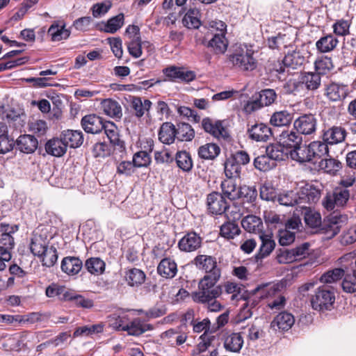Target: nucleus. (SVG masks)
I'll use <instances>...</instances> for the list:
<instances>
[{
	"label": "nucleus",
	"mask_w": 356,
	"mask_h": 356,
	"mask_svg": "<svg viewBox=\"0 0 356 356\" xmlns=\"http://www.w3.org/2000/svg\"><path fill=\"white\" fill-rule=\"evenodd\" d=\"M43 266L47 267L53 266L57 261L58 253L57 250L54 246L49 247L44 252V254L40 256Z\"/></svg>",
	"instance_id": "61"
},
{
	"label": "nucleus",
	"mask_w": 356,
	"mask_h": 356,
	"mask_svg": "<svg viewBox=\"0 0 356 356\" xmlns=\"http://www.w3.org/2000/svg\"><path fill=\"white\" fill-rule=\"evenodd\" d=\"M192 263L199 270L205 273L202 279L220 280L221 270L218 265L216 257L206 254H198L193 259Z\"/></svg>",
	"instance_id": "3"
},
{
	"label": "nucleus",
	"mask_w": 356,
	"mask_h": 356,
	"mask_svg": "<svg viewBox=\"0 0 356 356\" xmlns=\"http://www.w3.org/2000/svg\"><path fill=\"white\" fill-rule=\"evenodd\" d=\"M125 279L129 286H138L145 282V274L140 269L133 268L126 271Z\"/></svg>",
	"instance_id": "45"
},
{
	"label": "nucleus",
	"mask_w": 356,
	"mask_h": 356,
	"mask_svg": "<svg viewBox=\"0 0 356 356\" xmlns=\"http://www.w3.org/2000/svg\"><path fill=\"white\" fill-rule=\"evenodd\" d=\"M300 207L305 210L304 220L309 227L316 228L321 225L322 220L320 213L305 205Z\"/></svg>",
	"instance_id": "49"
},
{
	"label": "nucleus",
	"mask_w": 356,
	"mask_h": 356,
	"mask_svg": "<svg viewBox=\"0 0 356 356\" xmlns=\"http://www.w3.org/2000/svg\"><path fill=\"white\" fill-rule=\"evenodd\" d=\"M46 232L44 234H38L35 232L30 243L31 252L38 257L44 254L45 250L49 248V241L46 236Z\"/></svg>",
	"instance_id": "21"
},
{
	"label": "nucleus",
	"mask_w": 356,
	"mask_h": 356,
	"mask_svg": "<svg viewBox=\"0 0 356 356\" xmlns=\"http://www.w3.org/2000/svg\"><path fill=\"white\" fill-rule=\"evenodd\" d=\"M157 273L163 277L172 279L177 273V265L175 260L170 258H164L157 266Z\"/></svg>",
	"instance_id": "26"
},
{
	"label": "nucleus",
	"mask_w": 356,
	"mask_h": 356,
	"mask_svg": "<svg viewBox=\"0 0 356 356\" xmlns=\"http://www.w3.org/2000/svg\"><path fill=\"white\" fill-rule=\"evenodd\" d=\"M334 301V291L325 286H319L311 298L312 308L319 312L331 310Z\"/></svg>",
	"instance_id": "4"
},
{
	"label": "nucleus",
	"mask_w": 356,
	"mask_h": 356,
	"mask_svg": "<svg viewBox=\"0 0 356 356\" xmlns=\"http://www.w3.org/2000/svg\"><path fill=\"white\" fill-rule=\"evenodd\" d=\"M241 234V229L237 223L232 221L224 222L220 227V234L222 237L230 240L234 239Z\"/></svg>",
	"instance_id": "48"
},
{
	"label": "nucleus",
	"mask_w": 356,
	"mask_h": 356,
	"mask_svg": "<svg viewBox=\"0 0 356 356\" xmlns=\"http://www.w3.org/2000/svg\"><path fill=\"white\" fill-rule=\"evenodd\" d=\"M162 72L166 77L165 81L172 82L189 83L196 78L195 72L188 70L184 67L170 65L163 68Z\"/></svg>",
	"instance_id": "6"
},
{
	"label": "nucleus",
	"mask_w": 356,
	"mask_h": 356,
	"mask_svg": "<svg viewBox=\"0 0 356 356\" xmlns=\"http://www.w3.org/2000/svg\"><path fill=\"white\" fill-rule=\"evenodd\" d=\"M45 150L48 154L54 156H62L67 151V147L62 138H54L45 144Z\"/></svg>",
	"instance_id": "31"
},
{
	"label": "nucleus",
	"mask_w": 356,
	"mask_h": 356,
	"mask_svg": "<svg viewBox=\"0 0 356 356\" xmlns=\"http://www.w3.org/2000/svg\"><path fill=\"white\" fill-rule=\"evenodd\" d=\"M248 134L250 139L257 142H266L273 136L271 128L262 122L252 125L248 128Z\"/></svg>",
	"instance_id": "18"
},
{
	"label": "nucleus",
	"mask_w": 356,
	"mask_h": 356,
	"mask_svg": "<svg viewBox=\"0 0 356 356\" xmlns=\"http://www.w3.org/2000/svg\"><path fill=\"white\" fill-rule=\"evenodd\" d=\"M83 263L75 257H66L61 261V270L69 275L77 274L82 268Z\"/></svg>",
	"instance_id": "32"
},
{
	"label": "nucleus",
	"mask_w": 356,
	"mask_h": 356,
	"mask_svg": "<svg viewBox=\"0 0 356 356\" xmlns=\"http://www.w3.org/2000/svg\"><path fill=\"white\" fill-rule=\"evenodd\" d=\"M202 244V237L195 232L186 233L178 242V248L184 252L197 250Z\"/></svg>",
	"instance_id": "14"
},
{
	"label": "nucleus",
	"mask_w": 356,
	"mask_h": 356,
	"mask_svg": "<svg viewBox=\"0 0 356 356\" xmlns=\"http://www.w3.org/2000/svg\"><path fill=\"white\" fill-rule=\"evenodd\" d=\"M243 345V339L240 333H232L228 335L225 341V348L230 352L239 353Z\"/></svg>",
	"instance_id": "40"
},
{
	"label": "nucleus",
	"mask_w": 356,
	"mask_h": 356,
	"mask_svg": "<svg viewBox=\"0 0 356 356\" xmlns=\"http://www.w3.org/2000/svg\"><path fill=\"white\" fill-rule=\"evenodd\" d=\"M277 202L283 206L294 207L300 205L297 190L285 191L277 195Z\"/></svg>",
	"instance_id": "42"
},
{
	"label": "nucleus",
	"mask_w": 356,
	"mask_h": 356,
	"mask_svg": "<svg viewBox=\"0 0 356 356\" xmlns=\"http://www.w3.org/2000/svg\"><path fill=\"white\" fill-rule=\"evenodd\" d=\"M60 136L67 147L76 148L83 142V135L81 131L67 129L63 131Z\"/></svg>",
	"instance_id": "27"
},
{
	"label": "nucleus",
	"mask_w": 356,
	"mask_h": 356,
	"mask_svg": "<svg viewBox=\"0 0 356 356\" xmlns=\"http://www.w3.org/2000/svg\"><path fill=\"white\" fill-rule=\"evenodd\" d=\"M48 34L51 37L53 41H60L67 39L70 35V31L65 29V24L60 25L55 22L49 27Z\"/></svg>",
	"instance_id": "47"
},
{
	"label": "nucleus",
	"mask_w": 356,
	"mask_h": 356,
	"mask_svg": "<svg viewBox=\"0 0 356 356\" xmlns=\"http://www.w3.org/2000/svg\"><path fill=\"white\" fill-rule=\"evenodd\" d=\"M202 127L207 133L218 139H225L229 137V134L222 125V121H213L209 118H205L202 121Z\"/></svg>",
	"instance_id": "17"
},
{
	"label": "nucleus",
	"mask_w": 356,
	"mask_h": 356,
	"mask_svg": "<svg viewBox=\"0 0 356 356\" xmlns=\"http://www.w3.org/2000/svg\"><path fill=\"white\" fill-rule=\"evenodd\" d=\"M259 240L261 244L254 256L257 262L261 261L262 259L268 257L274 250L276 245L270 234L261 233Z\"/></svg>",
	"instance_id": "19"
},
{
	"label": "nucleus",
	"mask_w": 356,
	"mask_h": 356,
	"mask_svg": "<svg viewBox=\"0 0 356 356\" xmlns=\"http://www.w3.org/2000/svg\"><path fill=\"white\" fill-rule=\"evenodd\" d=\"M220 152V147L216 143H207L198 149V155L206 160H213Z\"/></svg>",
	"instance_id": "46"
},
{
	"label": "nucleus",
	"mask_w": 356,
	"mask_h": 356,
	"mask_svg": "<svg viewBox=\"0 0 356 356\" xmlns=\"http://www.w3.org/2000/svg\"><path fill=\"white\" fill-rule=\"evenodd\" d=\"M176 136V127L172 122H164L159 131V139L163 144L174 143Z\"/></svg>",
	"instance_id": "35"
},
{
	"label": "nucleus",
	"mask_w": 356,
	"mask_h": 356,
	"mask_svg": "<svg viewBox=\"0 0 356 356\" xmlns=\"http://www.w3.org/2000/svg\"><path fill=\"white\" fill-rule=\"evenodd\" d=\"M257 195L258 193L255 187L243 185L239 186L238 198L237 200H240L243 205L248 204L249 206L246 207L248 209L249 207L255 206L254 202L257 200Z\"/></svg>",
	"instance_id": "28"
},
{
	"label": "nucleus",
	"mask_w": 356,
	"mask_h": 356,
	"mask_svg": "<svg viewBox=\"0 0 356 356\" xmlns=\"http://www.w3.org/2000/svg\"><path fill=\"white\" fill-rule=\"evenodd\" d=\"M338 40L332 34L320 38L316 43V48L323 53L332 51L337 45Z\"/></svg>",
	"instance_id": "50"
},
{
	"label": "nucleus",
	"mask_w": 356,
	"mask_h": 356,
	"mask_svg": "<svg viewBox=\"0 0 356 356\" xmlns=\"http://www.w3.org/2000/svg\"><path fill=\"white\" fill-rule=\"evenodd\" d=\"M224 165L227 179L233 180L240 177L242 168L229 156L226 159Z\"/></svg>",
	"instance_id": "52"
},
{
	"label": "nucleus",
	"mask_w": 356,
	"mask_h": 356,
	"mask_svg": "<svg viewBox=\"0 0 356 356\" xmlns=\"http://www.w3.org/2000/svg\"><path fill=\"white\" fill-rule=\"evenodd\" d=\"M343 277L341 282L343 291L348 293L356 292V270H353V273L344 274Z\"/></svg>",
	"instance_id": "62"
},
{
	"label": "nucleus",
	"mask_w": 356,
	"mask_h": 356,
	"mask_svg": "<svg viewBox=\"0 0 356 356\" xmlns=\"http://www.w3.org/2000/svg\"><path fill=\"white\" fill-rule=\"evenodd\" d=\"M207 47L211 48L215 54H223L228 47L225 33L222 32L214 33L212 38L208 41Z\"/></svg>",
	"instance_id": "25"
},
{
	"label": "nucleus",
	"mask_w": 356,
	"mask_h": 356,
	"mask_svg": "<svg viewBox=\"0 0 356 356\" xmlns=\"http://www.w3.org/2000/svg\"><path fill=\"white\" fill-rule=\"evenodd\" d=\"M38 145V140L31 135L20 136L17 141V148L22 152L31 154L35 152Z\"/></svg>",
	"instance_id": "30"
},
{
	"label": "nucleus",
	"mask_w": 356,
	"mask_h": 356,
	"mask_svg": "<svg viewBox=\"0 0 356 356\" xmlns=\"http://www.w3.org/2000/svg\"><path fill=\"white\" fill-rule=\"evenodd\" d=\"M347 135L345 128L341 126H332L323 131V140L327 145H336L344 141Z\"/></svg>",
	"instance_id": "20"
},
{
	"label": "nucleus",
	"mask_w": 356,
	"mask_h": 356,
	"mask_svg": "<svg viewBox=\"0 0 356 356\" xmlns=\"http://www.w3.org/2000/svg\"><path fill=\"white\" fill-rule=\"evenodd\" d=\"M348 222V216L345 214L334 212L324 219L321 230L327 238H333L339 232L341 228Z\"/></svg>",
	"instance_id": "5"
},
{
	"label": "nucleus",
	"mask_w": 356,
	"mask_h": 356,
	"mask_svg": "<svg viewBox=\"0 0 356 356\" xmlns=\"http://www.w3.org/2000/svg\"><path fill=\"white\" fill-rule=\"evenodd\" d=\"M315 70L321 74H325L333 68L332 60L327 56H324L315 61Z\"/></svg>",
	"instance_id": "63"
},
{
	"label": "nucleus",
	"mask_w": 356,
	"mask_h": 356,
	"mask_svg": "<svg viewBox=\"0 0 356 356\" xmlns=\"http://www.w3.org/2000/svg\"><path fill=\"white\" fill-rule=\"evenodd\" d=\"M289 157L300 163H314L310 144L308 145L301 144L298 147H296V148L290 149Z\"/></svg>",
	"instance_id": "23"
},
{
	"label": "nucleus",
	"mask_w": 356,
	"mask_h": 356,
	"mask_svg": "<svg viewBox=\"0 0 356 356\" xmlns=\"http://www.w3.org/2000/svg\"><path fill=\"white\" fill-rule=\"evenodd\" d=\"M312 150V156L314 164L317 163L318 160L323 159V156H328L329 149L325 143L323 141H313L309 143Z\"/></svg>",
	"instance_id": "41"
},
{
	"label": "nucleus",
	"mask_w": 356,
	"mask_h": 356,
	"mask_svg": "<svg viewBox=\"0 0 356 356\" xmlns=\"http://www.w3.org/2000/svg\"><path fill=\"white\" fill-rule=\"evenodd\" d=\"M350 197L347 188H336L332 193H328L323 200V207L328 211L333 210L336 207H343Z\"/></svg>",
	"instance_id": "7"
},
{
	"label": "nucleus",
	"mask_w": 356,
	"mask_h": 356,
	"mask_svg": "<svg viewBox=\"0 0 356 356\" xmlns=\"http://www.w3.org/2000/svg\"><path fill=\"white\" fill-rule=\"evenodd\" d=\"M177 166L184 172H189L193 168V161L190 154L186 151L179 152L176 155Z\"/></svg>",
	"instance_id": "56"
},
{
	"label": "nucleus",
	"mask_w": 356,
	"mask_h": 356,
	"mask_svg": "<svg viewBox=\"0 0 356 356\" xmlns=\"http://www.w3.org/2000/svg\"><path fill=\"white\" fill-rule=\"evenodd\" d=\"M343 275L344 270L337 268L323 273L320 277V281L324 284H332L340 280Z\"/></svg>",
	"instance_id": "58"
},
{
	"label": "nucleus",
	"mask_w": 356,
	"mask_h": 356,
	"mask_svg": "<svg viewBox=\"0 0 356 356\" xmlns=\"http://www.w3.org/2000/svg\"><path fill=\"white\" fill-rule=\"evenodd\" d=\"M254 167L260 171H268L276 166V163L267 154L257 156L254 160Z\"/></svg>",
	"instance_id": "57"
},
{
	"label": "nucleus",
	"mask_w": 356,
	"mask_h": 356,
	"mask_svg": "<svg viewBox=\"0 0 356 356\" xmlns=\"http://www.w3.org/2000/svg\"><path fill=\"white\" fill-rule=\"evenodd\" d=\"M207 205L209 211L214 215L224 213L229 207L227 200L218 192H212L207 195Z\"/></svg>",
	"instance_id": "12"
},
{
	"label": "nucleus",
	"mask_w": 356,
	"mask_h": 356,
	"mask_svg": "<svg viewBox=\"0 0 356 356\" xmlns=\"http://www.w3.org/2000/svg\"><path fill=\"white\" fill-rule=\"evenodd\" d=\"M317 120L313 114H303L293 122V128L300 135H311L316 131Z\"/></svg>",
	"instance_id": "9"
},
{
	"label": "nucleus",
	"mask_w": 356,
	"mask_h": 356,
	"mask_svg": "<svg viewBox=\"0 0 356 356\" xmlns=\"http://www.w3.org/2000/svg\"><path fill=\"white\" fill-rule=\"evenodd\" d=\"M293 120V114L283 110L275 112L270 117V123L274 127H285L291 124Z\"/></svg>",
	"instance_id": "39"
},
{
	"label": "nucleus",
	"mask_w": 356,
	"mask_h": 356,
	"mask_svg": "<svg viewBox=\"0 0 356 356\" xmlns=\"http://www.w3.org/2000/svg\"><path fill=\"white\" fill-rule=\"evenodd\" d=\"M294 323V316L290 313L284 312L275 317L270 325L275 330L286 331L293 326Z\"/></svg>",
	"instance_id": "24"
},
{
	"label": "nucleus",
	"mask_w": 356,
	"mask_h": 356,
	"mask_svg": "<svg viewBox=\"0 0 356 356\" xmlns=\"http://www.w3.org/2000/svg\"><path fill=\"white\" fill-rule=\"evenodd\" d=\"M85 266L91 274L99 275L105 270V263L97 257H91L86 260Z\"/></svg>",
	"instance_id": "54"
},
{
	"label": "nucleus",
	"mask_w": 356,
	"mask_h": 356,
	"mask_svg": "<svg viewBox=\"0 0 356 356\" xmlns=\"http://www.w3.org/2000/svg\"><path fill=\"white\" fill-rule=\"evenodd\" d=\"M153 329L152 325L145 323L140 318H136L126 325L125 331L128 332L129 335L138 337L146 331L152 330Z\"/></svg>",
	"instance_id": "33"
},
{
	"label": "nucleus",
	"mask_w": 356,
	"mask_h": 356,
	"mask_svg": "<svg viewBox=\"0 0 356 356\" xmlns=\"http://www.w3.org/2000/svg\"><path fill=\"white\" fill-rule=\"evenodd\" d=\"M124 24V15L120 13L109 19L104 25L102 30L106 33H114L119 30Z\"/></svg>",
	"instance_id": "55"
},
{
	"label": "nucleus",
	"mask_w": 356,
	"mask_h": 356,
	"mask_svg": "<svg viewBox=\"0 0 356 356\" xmlns=\"http://www.w3.org/2000/svg\"><path fill=\"white\" fill-rule=\"evenodd\" d=\"M176 136L180 141H191L195 137V131L189 124L180 122L176 127Z\"/></svg>",
	"instance_id": "51"
},
{
	"label": "nucleus",
	"mask_w": 356,
	"mask_h": 356,
	"mask_svg": "<svg viewBox=\"0 0 356 356\" xmlns=\"http://www.w3.org/2000/svg\"><path fill=\"white\" fill-rule=\"evenodd\" d=\"M81 126L88 133L98 134L103 131L104 121L95 114L88 115L82 118Z\"/></svg>",
	"instance_id": "22"
},
{
	"label": "nucleus",
	"mask_w": 356,
	"mask_h": 356,
	"mask_svg": "<svg viewBox=\"0 0 356 356\" xmlns=\"http://www.w3.org/2000/svg\"><path fill=\"white\" fill-rule=\"evenodd\" d=\"M280 284H273L267 289V306L272 310H280L286 305V298L280 292Z\"/></svg>",
	"instance_id": "15"
},
{
	"label": "nucleus",
	"mask_w": 356,
	"mask_h": 356,
	"mask_svg": "<svg viewBox=\"0 0 356 356\" xmlns=\"http://www.w3.org/2000/svg\"><path fill=\"white\" fill-rule=\"evenodd\" d=\"M348 93V86L343 83L331 82L325 87L324 95L331 102H341L346 97Z\"/></svg>",
	"instance_id": "16"
},
{
	"label": "nucleus",
	"mask_w": 356,
	"mask_h": 356,
	"mask_svg": "<svg viewBox=\"0 0 356 356\" xmlns=\"http://www.w3.org/2000/svg\"><path fill=\"white\" fill-rule=\"evenodd\" d=\"M318 168L325 172L334 174L341 168V163L332 158H325L318 162Z\"/></svg>",
	"instance_id": "53"
},
{
	"label": "nucleus",
	"mask_w": 356,
	"mask_h": 356,
	"mask_svg": "<svg viewBox=\"0 0 356 356\" xmlns=\"http://www.w3.org/2000/svg\"><path fill=\"white\" fill-rule=\"evenodd\" d=\"M254 50L245 47L236 48L227 55V61L232 67L241 72H252L257 67V60L254 57Z\"/></svg>",
	"instance_id": "2"
},
{
	"label": "nucleus",
	"mask_w": 356,
	"mask_h": 356,
	"mask_svg": "<svg viewBox=\"0 0 356 356\" xmlns=\"http://www.w3.org/2000/svg\"><path fill=\"white\" fill-rule=\"evenodd\" d=\"M259 195L266 201L275 202L277 198L276 190L270 182H265L260 186Z\"/></svg>",
	"instance_id": "60"
},
{
	"label": "nucleus",
	"mask_w": 356,
	"mask_h": 356,
	"mask_svg": "<svg viewBox=\"0 0 356 356\" xmlns=\"http://www.w3.org/2000/svg\"><path fill=\"white\" fill-rule=\"evenodd\" d=\"M241 225L245 230L250 233H260L263 229L261 219L254 215H248L241 220Z\"/></svg>",
	"instance_id": "36"
},
{
	"label": "nucleus",
	"mask_w": 356,
	"mask_h": 356,
	"mask_svg": "<svg viewBox=\"0 0 356 356\" xmlns=\"http://www.w3.org/2000/svg\"><path fill=\"white\" fill-rule=\"evenodd\" d=\"M221 194L224 198L230 201L236 200L238 198V193L239 187H237L236 184L232 179H226L222 181L220 184Z\"/></svg>",
	"instance_id": "37"
},
{
	"label": "nucleus",
	"mask_w": 356,
	"mask_h": 356,
	"mask_svg": "<svg viewBox=\"0 0 356 356\" xmlns=\"http://www.w3.org/2000/svg\"><path fill=\"white\" fill-rule=\"evenodd\" d=\"M218 281L201 279L197 291L192 293L193 300L204 305L209 312H220L223 306L216 300L222 294L221 286L216 285Z\"/></svg>",
	"instance_id": "1"
},
{
	"label": "nucleus",
	"mask_w": 356,
	"mask_h": 356,
	"mask_svg": "<svg viewBox=\"0 0 356 356\" xmlns=\"http://www.w3.org/2000/svg\"><path fill=\"white\" fill-rule=\"evenodd\" d=\"M298 191L300 205L317 202L321 197V189L313 184L307 183Z\"/></svg>",
	"instance_id": "13"
},
{
	"label": "nucleus",
	"mask_w": 356,
	"mask_h": 356,
	"mask_svg": "<svg viewBox=\"0 0 356 356\" xmlns=\"http://www.w3.org/2000/svg\"><path fill=\"white\" fill-rule=\"evenodd\" d=\"M305 61V57L299 51L294 50L291 52H288L282 60V65H280L276 71L279 74H283L285 72L288 74L291 73L290 71L291 69H297L298 67L302 66Z\"/></svg>",
	"instance_id": "11"
},
{
	"label": "nucleus",
	"mask_w": 356,
	"mask_h": 356,
	"mask_svg": "<svg viewBox=\"0 0 356 356\" xmlns=\"http://www.w3.org/2000/svg\"><path fill=\"white\" fill-rule=\"evenodd\" d=\"M70 290L66 289L64 286L58 285V284L52 283L46 289V295L49 298L58 297L60 300L64 301V297L67 294L70 293Z\"/></svg>",
	"instance_id": "59"
},
{
	"label": "nucleus",
	"mask_w": 356,
	"mask_h": 356,
	"mask_svg": "<svg viewBox=\"0 0 356 356\" xmlns=\"http://www.w3.org/2000/svg\"><path fill=\"white\" fill-rule=\"evenodd\" d=\"M280 140L285 148L292 149L302 144V137L297 131H284L281 134Z\"/></svg>",
	"instance_id": "29"
},
{
	"label": "nucleus",
	"mask_w": 356,
	"mask_h": 356,
	"mask_svg": "<svg viewBox=\"0 0 356 356\" xmlns=\"http://www.w3.org/2000/svg\"><path fill=\"white\" fill-rule=\"evenodd\" d=\"M289 151L282 144H270L266 147V153L275 163L277 161H283L289 156Z\"/></svg>",
	"instance_id": "34"
},
{
	"label": "nucleus",
	"mask_w": 356,
	"mask_h": 356,
	"mask_svg": "<svg viewBox=\"0 0 356 356\" xmlns=\"http://www.w3.org/2000/svg\"><path fill=\"white\" fill-rule=\"evenodd\" d=\"M103 130L111 143L114 145L119 143L120 139L118 129L113 122H104Z\"/></svg>",
	"instance_id": "64"
},
{
	"label": "nucleus",
	"mask_w": 356,
	"mask_h": 356,
	"mask_svg": "<svg viewBox=\"0 0 356 356\" xmlns=\"http://www.w3.org/2000/svg\"><path fill=\"white\" fill-rule=\"evenodd\" d=\"M102 108L106 115L111 118H120L122 115V108L115 100L104 99L102 102Z\"/></svg>",
	"instance_id": "43"
},
{
	"label": "nucleus",
	"mask_w": 356,
	"mask_h": 356,
	"mask_svg": "<svg viewBox=\"0 0 356 356\" xmlns=\"http://www.w3.org/2000/svg\"><path fill=\"white\" fill-rule=\"evenodd\" d=\"M321 84V75L316 72H304L301 74L299 81H290L289 86H293V90H297L298 86H304L308 90H316Z\"/></svg>",
	"instance_id": "10"
},
{
	"label": "nucleus",
	"mask_w": 356,
	"mask_h": 356,
	"mask_svg": "<svg viewBox=\"0 0 356 356\" xmlns=\"http://www.w3.org/2000/svg\"><path fill=\"white\" fill-rule=\"evenodd\" d=\"M64 301H70L77 307L82 309H91L94 307V302L92 299L86 298L82 295L76 294L70 291V294L65 296Z\"/></svg>",
	"instance_id": "38"
},
{
	"label": "nucleus",
	"mask_w": 356,
	"mask_h": 356,
	"mask_svg": "<svg viewBox=\"0 0 356 356\" xmlns=\"http://www.w3.org/2000/svg\"><path fill=\"white\" fill-rule=\"evenodd\" d=\"M277 97V93L273 89L261 90L259 99L248 102L245 106V111L247 113H251L261 107L270 106L275 102Z\"/></svg>",
	"instance_id": "8"
},
{
	"label": "nucleus",
	"mask_w": 356,
	"mask_h": 356,
	"mask_svg": "<svg viewBox=\"0 0 356 356\" xmlns=\"http://www.w3.org/2000/svg\"><path fill=\"white\" fill-rule=\"evenodd\" d=\"M131 107L135 111V115L138 118H141L148 111L152 106V102L147 99L143 101L138 97H133L131 100Z\"/></svg>",
	"instance_id": "44"
}]
</instances>
